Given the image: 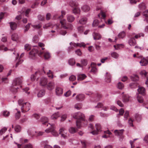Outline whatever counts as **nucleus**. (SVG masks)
I'll list each match as a JSON object with an SVG mask.
<instances>
[{"label":"nucleus","instance_id":"obj_27","mask_svg":"<svg viewBox=\"0 0 148 148\" xmlns=\"http://www.w3.org/2000/svg\"><path fill=\"white\" fill-rule=\"evenodd\" d=\"M106 81L108 82H110L111 81V75L110 73H106Z\"/></svg>","mask_w":148,"mask_h":148},{"label":"nucleus","instance_id":"obj_64","mask_svg":"<svg viewBox=\"0 0 148 148\" xmlns=\"http://www.w3.org/2000/svg\"><path fill=\"white\" fill-rule=\"evenodd\" d=\"M101 13L102 18L103 19H104L106 17V15L105 13L103 11H101Z\"/></svg>","mask_w":148,"mask_h":148},{"label":"nucleus","instance_id":"obj_48","mask_svg":"<svg viewBox=\"0 0 148 148\" xmlns=\"http://www.w3.org/2000/svg\"><path fill=\"white\" fill-rule=\"evenodd\" d=\"M7 130V128L5 127H4L2 128L0 131V134L1 135L3 133H5Z\"/></svg>","mask_w":148,"mask_h":148},{"label":"nucleus","instance_id":"obj_24","mask_svg":"<svg viewBox=\"0 0 148 148\" xmlns=\"http://www.w3.org/2000/svg\"><path fill=\"white\" fill-rule=\"evenodd\" d=\"M12 39L14 41H17L18 39V36L16 33L13 34L12 36Z\"/></svg>","mask_w":148,"mask_h":148},{"label":"nucleus","instance_id":"obj_20","mask_svg":"<svg viewBox=\"0 0 148 148\" xmlns=\"http://www.w3.org/2000/svg\"><path fill=\"white\" fill-rule=\"evenodd\" d=\"M86 77V76L84 74H79L77 77V79L79 80H84Z\"/></svg>","mask_w":148,"mask_h":148},{"label":"nucleus","instance_id":"obj_42","mask_svg":"<svg viewBox=\"0 0 148 148\" xmlns=\"http://www.w3.org/2000/svg\"><path fill=\"white\" fill-rule=\"evenodd\" d=\"M141 73L142 74L144 75L147 78V80L145 82V84L146 85H148V76H147V73L145 71H143Z\"/></svg>","mask_w":148,"mask_h":148},{"label":"nucleus","instance_id":"obj_35","mask_svg":"<svg viewBox=\"0 0 148 148\" xmlns=\"http://www.w3.org/2000/svg\"><path fill=\"white\" fill-rule=\"evenodd\" d=\"M125 34L124 32H121L118 35V37L119 38H123L125 37Z\"/></svg>","mask_w":148,"mask_h":148},{"label":"nucleus","instance_id":"obj_57","mask_svg":"<svg viewBox=\"0 0 148 148\" xmlns=\"http://www.w3.org/2000/svg\"><path fill=\"white\" fill-rule=\"evenodd\" d=\"M76 79V77L73 75H71L69 78L70 81H73L75 80Z\"/></svg>","mask_w":148,"mask_h":148},{"label":"nucleus","instance_id":"obj_49","mask_svg":"<svg viewBox=\"0 0 148 148\" xmlns=\"http://www.w3.org/2000/svg\"><path fill=\"white\" fill-rule=\"evenodd\" d=\"M75 108L77 110H79L82 107V106L80 103H77L75 105Z\"/></svg>","mask_w":148,"mask_h":148},{"label":"nucleus","instance_id":"obj_23","mask_svg":"<svg viewBox=\"0 0 148 148\" xmlns=\"http://www.w3.org/2000/svg\"><path fill=\"white\" fill-rule=\"evenodd\" d=\"M10 25L11 29L12 30H14L16 29L17 27L16 24L13 22H11L10 23Z\"/></svg>","mask_w":148,"mask_h":148},{"label":"nucleus","instance_id":"obj_63","mask_svg":"<svg viewBox=\"0 0 148 148\" xmlns=\"http://www.w3.org/2000/svg\"><path fill=\"white\" fill-rule=\"evenodd\" d=\"M117 104L121 107L123 106V104L119 100H118L116 102Z\"/></svg>","mask_w":148,"mask_h":148},{"label":"nucleus","instance_id":"obj_54","mask_svg":"<svg viewBox=\"0 0 148 148\" xmlns=\"http://www.w3.org/2000/svg\"><path fill=\"white\" fill-rule=\"evenodd\" d=\"M33 40L35 43H36L38 42V37L37 36H35L33 38Z\"/></svg>","mask_w":148,"mask_h":148},{"label":"nucleus","instance_id":"obj_6","mask_svg":"<svg viewBox=\"0 0 148 148\" xmlns=\"http://www.w3.org/2000/svg\"><path fill=\"white\" fill-rule=\"evenodd\" d=\"M47 126H48L49 129L45 130V131L47 133L51 132L52 134L55 136H57L58 134L55 130V127L53 124H51L50 123H48L47 125Z\"/></svg>","mask_w":148,"mask_h":148},{"label":"nucleus","instance_id":"obj_17","mask_svg":"<svg viewBox=\"0 0 148 148\" xmlns=\"http://www.w3.org/2000/svg\"><path fill=\"white\" fill-rule=\"evenodd\" d=\"M67 19L68 21L70 22H72L75 20L74 17L71 15H67Z\"/></svg>","mask_w":148,"mask_h":148},{"label":"nucleus","instance_id":"obj_18","mask_svg":"<svg viewBox=\"0 0 148 148\" xmlns=\"http://www.w3.org/2000/svg\"><path fill=\"white\" fill-rule=\"evenodd\" d=\"M54 84L53 82H50L47 85V88L50 90H51L54 88Z\"/></svg>","mask_w":148,"mask_h":148},{"label":"nucleus","instance_id":"obj_60","mask_svg":"<svg viewBox=\"0 0 148 148\" xmlns=\"http://www.w3.org/2000/svg\"><path fill=\"white\" fill-rule=\"evenodd\" d=\"M23 61V60H22L21 59H20V58H19V61L17 62L16 64V67H17L19 65V64H21Z\"/></svg>","mask_w":148,"mask_h":148},{"label":"nucleus","instance_id":"obj_62","mask_svg":"<svg viewBox=\"0 0 148 148\" xmlns=\"http://www.w3.org/2000/svg\"><path fill=\"white\" fill-rule=\"evenodd\" d=\"M103 106V104L102 103H99L97 105L95 106V108H100Z\"/></svg>","mask_w":148,"mask_h":148},{"label":"nucleus","instance_id":"obj_43","mask_svg":"<svg viewBox=\"0 0 148 148\" xmlns=\"http://www.w3.org/2000/svg\"><path fill=\"white\" fill-rule=\"evenodd\" d=\"M137 99L139 103H142L143 101V98L141 96L139 95H138L137 96Z\"/></svg>","mask_w":148,"mask_h":148},{"label":"nucleus","instance_id":"obj_29","mask_svg":"<svg viewBox=\"0 0 148 148\" xmlns=\"http://www.w3.org/2000/svg\"><path fill=\"white\" fill-rule=\"evenodd\" d=\"M82 9L84 11L87 12L90 10V8L88 6L85 5L82 6Z\"/></svg>","mask_w":148,"mask_h":148},{"label":"nucleus","instance_id":"obj_12","mask_svg":"<svg viewBox=\"0 0 148 148\" xmlns=\"http://www.w3.org/2000/svg\"><path fill=\"white\" fill-rule=\"evenodd\" d=\"M47 79L45 78H42L41 79L40 84L41 86H44L47 84Z\"/></svg>","mask_w":148,"mask_h":148},{"label":"nucleus","instance_id":"obj_13","mask_svg":"<svg viewBox=\"0 0 148 148\" xmlns=\"http://www.w3.org/2000/svg\"><path fill=\"white\" fill-rule=\"evenodd\" d=\"M140 63L142 66H145L148 64V61L146 58H143L141 59Z\"/></svg>","mask_w":148,"mask_h":148},{"label":"nucleus","instance_id":"obj_22","mask_svg":"<svg viewBox=\"0 0 148 148\" xmlns=\"http://www.w3.org/2000/svg\"><path fill=\"white\" fill-rule=\"evenodd\" d=\"M130 97L128 95H124L123 96V100L124 102H127L129 100Z\"/></svg>","mask_w":148,"mask_h":148},{"label":"nucleus","instance_id":"obj_47","mask_svg":"<svg viewBox=\"0 0 148 148\" xmlns=\"http://www.w3.org/2000/svg\"><path fill=\"white\" fill-rule=\"evenodd\" d=\"M20 117V112L18 111L17 112L16 114L15 118L16 119H18Z\"/></svg>","mask_w":148,"mask_h":148},{"label":"nucleus","instance_id":"obj_9","mask_svg":"<svg viewBox=\"0 0 148 148\" xmlns=\"http://www.w3.org/2000/svg\"><path fill=\"white\" fill-rule=\"evenodd\" d=\"M95 127L97 130H94L91 132L94 135L97 134L98 132L101 131V125L99 124H96Z\"/></svg>","mask_w":148,"mask_h":148},{"label":"nucleus","instance_id":"obj_19","mask_svg":"<svg viewBox=\"0 0 148 148\" xmlns=\"http://www.w3.org/2000/svg\"><path fill=\"white\" fill-rule=\"evenodd\" d=\"M94 39L95 40H99L101 38V36L100 34L98 33L94 32L93 34Z\"/></svg>","mask_w":148,"mask_h":148},{"label":"nucleus","instance_id":"obj_46","mask_svg":"<svg viewBox=\"0 0 148 148\" xmlns=\"http://www.w3.org/2000/svg\"><path fill=\"white\" fill-rule=\"evenodd\" d=\"M10 112L7 111H4L3 113V115L5 117L8 116L10 114Z\"/></svg>","mask_w":148,"mask_h":148},{"label":"nucleus","instance_id":"obj_39","mask_svg":"<svg viewBox=\"0 0 148 148\" xmlns=\"http://www.w3.org/2000/svg\"><path fill=\"white\" fill-rule=\"evenodd\" d=\"M81 63L82 66H86L87 64V61L86 59H83L81 60Z\"/></svg>","mask_w":148,"mask_h":148},{"label":"nucleus","instance_id":"obj_33","mask_svg":"<svg viewBox=\"0 0 148 148\" xmlns=\"http://www.w3.org/2000/svg\"><path fill=\"white\" fill-rule=\"evenodd\" d=\"M104 133L105 134L103 135L102 136L104 138H107L109 136V135H107L106 134H107L108 135H110L111 134V132H110L109 130L105 131L104 132Z\"/></svg>","mask_w":148,"mask_h":148},{"label":"nucleus","instance_id":"obj_41","mask_svg":"<svg viewBox=\"0 0 148 148\" xmlns=\"http://www.w3.org/2000/svg\"><path fill=\"white\" fill-rule=\"evenodd\" d=\"M24 49L26 51H28L31 49V46L29 44H26L24 46Z\"/></svg>","mask_w":148,"mask_h":148},{"label":"nucleus","instance_id":"obj_36","mask_svg":"<svg viewBox=\"0 0 148 148\" xmlns=\"http://www.w3.org/2000/svg\"><path fill=\"white\" fill-rule=\"evenodd\" d=\"M69 132L72 134H74L77 131V129L73 127H71L69 129Z\"/></svg>","mask_w":148,"mask_h":148},{"label":"nucleus","instance_id":"obj_7","mask_svg":"<svg viewBox=\"0 0 148 148\" xmlns=\"http://www.w3.org/2000/svg\"><path fill=\"white\" fill-rule=\"evenodd\" d=\"M31 107L30 103L27 102L24 103L21 107V111L22 112H25L29 110Z\"/></svg>","mask_w":148,"mask_h":148},{"label":"nucleus","instance_id":"obj_50","mask_svg":"<svg viewBox=\"0 0 148 148\" xmlns=\"http://www.w3.org/2000/svg\"><path fill=\"white\" fill-rule=\"evenodd\" d=\"M136 119L138 121H139L141 120V116L139 114H136L135 116Z\"/></svg>","mask_w":148,"mask_h":148},{"label":"nucleus","instance_id":"obj_30","mask_svg":"<svg viewBox=\"0 0 148 148\" xmlns=\"http://www.w3.org/2000/svg\"><path fill=\"white\" fill-rule=\"evenodd\" d=\"M143 15L145 17L146 22L148 23V10H145L143 12Z\"/></svg>","mask_w":148,"mask_h":148},{"label":"nucleus","instance_id":"obj_52","mask_svg":"<svg viewBox=\"0 0 148 148\" xmlns=\"http://www.w3.org/2000/svg\"><path fill=\"white\" fill-rule=\"evenodd\" d=\"M99 23V21L97 20H95L94 21L92 25L93 26H95L98 25Z\"/></svg>","mask_w":148,"mask_h":148},{"label":"nucleus","instance_id":"obj_38","mask_svg":"<svg viewBox=\"0 0 148 148\" xmlns=\"http://www.w3.org/2000/svg\"><path fill=\"white\" fill-rule=\"evenodd\" d=\"M114 47L115 48V49L118 50L120 49V47L123 48L124 45L122 44H117L116 45H114Z\"/></svg>","mask_w":148,"mask_h":148},{"label":"nucleus","instance_id":"obj_10","mask_svg":"<svg viewBox=\"0 0 148 148\" xmlns=\"http://www.w3.org/2000/svg\"><path fill=\"white\" fill-rule=\"evenodd\" d=\"M59 134L61 135L62 137L64 138H66L67 137L66 136V132H65L64 129L63 128H61L59 130Z\"/></svg>","mask_w":148,"mask_h":148},{"label":"nucleus","instance_id":"obj_59","mask_svg":"<svg viewBox=\"0 0 148 148\" xmlns=\"http://www.w3.org/2000/svg\"><path fill=\"white\" fill-rule=\"evenodd\" d=\"M38 18L39 20L40 21H43L45 19V17L43 16L39 15L38 16Z\"/></svg>","mask_w":148,"mask_h":148},{"label":"nucleus","instance_id":"obj_45","mask_svg":"<svg viewBox=\"0 0 148 148\" xmlns=\"http://www.w3.org/2000/svg\"><path fill=\"white\" fill-rule=\"evenodd\" d=\"M84 29V27L82 26L79 27L78 28V31L80 33L82 32H83Z\"/></svg>","mask_w":148,"mask_h":148},{"label":"nucleus","instance_id":"obj_3","mask_svg":"<svg viewBox=\"0 0 148 148\" xmlns=\"http://www.w3.org/2000/svg\"><path fill=\"white\" fill-rule=\"evenodd\" d=\"M61 13V15L59 17V18L60 19H61L60 22L62 27L65 29L69 28L70 29H72L73 26L69 24V25H67L66 20L64 19H61L63 18V16L66 14L65 12L64 11H62Z\"/></svg>","mask_w":148,"mask_h":148},{"label":"nucleus","instance_id":"obj_56","mask_svg":"<svg viewBox=\"0 0 148 148\" xmlns=\"http://www.w3.org/2000/svg\"><path fill=\"white\" fill-rule=\"evenodd\" d=\"M47 75L49 77L52 78H53V75L52 73V72L50 70H49V71L47 73Z\"/></svg>","mask_w":148,"mask_h":148},{"label":"nucleus","instance_id":"obj_61","mask_svg":"<svg viewBox=\"0 0 148 148\" xmlns=\"http://www.w3.org/2000/svg\"><path fill=\"white\" fill-rule=\"evenodd\" d=\"M32 145L30 144H27L25 145L24 148H32Z\"/></svg>","mask_w":148,"mask_h":148},{"label":"nucleus","instance_id":"obj_28","mask_svg":"<svg viewBox=\"0 0 148 148\" xmlns=\"http://www.w3.org/2000/svg\"><path fill=\"white\" fill-rule=\"evenodd\" d=\"M87 19L86 17H83L79 20V23L82 24H85L87 21Z\"/></svg>","mask_w":148,"mask_h":148},{"label":"nucleus","instance_id":"obj_34","mask_svg":"<svg viewBox=\"0 0 148 148\" xmlns=\"http://www.w3.org/2000/svg\"><path fill=\"white\" fill-rule=\"evenodd\" d=\"M38 74L40 75V73L39 72H36L34 75H32L31 77V80L33 81L35 79L36 76Z\"/></svg>","mask_w":148,"mask_h":148},{"label":"nucleus","instance_id":"obj_32","mask_svg":"<svg viewBox=\"0 0 148 148\" xmlns=\"http://www.w3.org/2000/svg\"><path fill=\"white\" fill-rule=\"evenodd\" d=\"M59 116L58 112L55 113L52 115L51 118L53 119H56Z\"/></svg>","mask_w":148,"mask_h":148},{"label":"nucleus","instance_id":"obj_40","mask_svg":"<svg viewBox=\"0 0 148 148\" xmlns=\"http://www.w3.org/2000/svg\"><path fill=\"white\" fill-rule=\"evenodd\" d=\"M21 130V127L19 125H16L14 127L15 132H20Z\"/></svg>","mask_w":148,"mask_h":148},{"label":"nucleus","instance_id":"obj_16","mask_svg":"<svg viewBox=\"0 0 148 148\" xmlns=\"http://www.w3.org/2000/svg\"><path fill=\"white\" fill-rule=\"evenodd\" d=\"M76 99L78 101H82L83 100L84 98V96L83 94H80L77 95L76 97Z\"/></svg>","mask_w":148,"mask_h":148},{"label":"nucleus","instance_id":"obj_31","mask_svg":"<svg viewBox=\"0 0 148 148\" xmlns=\"http://www.w3.org/2000/svg\"><path fill=\"white\" fill-rule=\"evenodd\" d=\"M75 63V60L74 58H71L68 61L69 64L71 65H74Z\"/></svg>","mask_w":148,"mask_h":148},{"label":"nucleus","instance_id":"obj_55","mask_svg":"<svg viewBox=\"0 0 148 148\" xmlns=\"http://www.w3.org/2000/svg\"><path fill=\"white\" fill-rule=\"evenodd\" d=\"M133 120H132L131 118L129 119L128 121V123L130 126L132 127L133 126Z\"/></svg>","mask_w":148,"mask_h":148},{"label":"nucleus","instance_id":"obj_21","mask_svg":"<svg viewBox=\"0 0 148 148\" xmlns=\"http://www.w3.org/2000/svg\"><path fill=\"white\" fill-rule=\"evenodd\" d=\"M56 92L57 95H59L63 93V90L60 88H57L56 90Z\"/></svg>","mask_w":148,"mask_h":148},{"label":"nucleus","instance_id":"obj_58","mask_svg":"<svg viewBox=\"0 0 148 148\" xmlns=\"http://www.w3.org/2000/svg\"><path fill=\"white\" fill-rule=\"evenodd\" d=\"M144 34L143 33L139 34L136 35L135 36V38H138L140 37L141 36H144Z\"/></svg>","mask_w":148,"mask_h":148},{"label":"nucleus","instance_id":"obj_4","mask_svg":"<svg viewBox=\"0 0 148 148\" xmlns=\"http://www.w3.org/2000/svg\"><path fill=\"white\" fill-rule=\"evenodd\" d=\"M22 83L21 78H17L13 81L12 86L10 88V90L14 93H15L17 91V89L18 88V87H14V86H16L20 85Z\"/></svg>","mask_w":148,"mask_h":148},{"label":"nucleus","instance_id":"obj_44","mask_svg":"<svg viewBox=\"0 0 148 148\" xmlns=\"http://www.w3.org/2000/svg\"><path fill=\"white\" fill-rule=\"evenodd\" d=\"M124 86L123 84L121 82H119L118 83L117 87L119 89H121L123 88Z\"/></svg>","mask_w":148,"mask_h":148},{"label":"nucleus","instance_id":"obj_51","mask_svg":"<svg viewBox=\"0 0 148 148\" xmlns=\"http://www.w3.org/2000/svg\"><path fill=\"white\" fill-rule=\"evenodd\" d=\"M31 24L30 23H28V24H27L25 27V29H24V32H26L27 31L28 29H29L30 27V25Z\"/></svg>","mask_w":148,"mask_h":148},{"label":"nucleus","instance_id":"obj_25","mask_svg":"<svg viewBox=\"0 0 148 148\" xmlns=\"http://www.w3.org/2000/svg\"><path fill=\"white\" fill-rule=\"evenodd\" d=\"M131 79L133 81H136L138 80L139 78L138 76L136 75H133L130 76Z\"/></svg>","mask_w":148,"mask_h":148},{"label":"nucleus","instance_id":"obj_15","mask_svg":"<svg viewBox=\"0 0 148 148\" xmlns=\"http://www.w3.org/2000/svg\"><path fill=\"white\" fill-rule=\"evenodd\" d=\"M41 121L42 122V124L46 125L48 122V119L46 117H43L41 118Z\"/></svg>","mask_w":148,"mask_h":148},{"label":"nucleus","instance_id":"obj_37","mask_svg":"<svg viewBox=\"0 0 148 148\" xmlns=\"http://www.w3.org/2000/svg\"><path fill=\"white\" fill-rule=\"evenodd\" d=\"M111 56L112 57L116 59L119 56L118 53L115 52H112L111 54Z\"/></svg>","mask_w":148,"mask_h":148},{"label":"nucleus","instance_id":"obj_5","mask_svg":"<svg viewBox=\"0 0 148 148\" xmlns=\"http://www.w3.org/2000/svg\"><path fill=\"white\" fill-rule=\"evenodd\" d=\"M71 7L73 8L72 10L73 12L75 14H79L80 10L78 7V3L75 1H71L69 3Z\"/></svg>","mask_w":148,"mask_h":148},{"label":"nucleus","instance_id":"obj_8","mask_svg":"<svg viewBox=\"0 0 148 148\" xmlns=\"http://www.w3.org/2000/svg\"><path fill=\"white\" fill-rule=\"evenodd\" d=\"M124 131L123 130H115L114 132L116 135L120 136V138L123 139V134Z\"/></svg>","mask_w":148,"mask_h":148},{"label":"nucleus","instance_id":"obj_11","mask_svg":"<svg viewBox=\"0 0 148 148\" xmlns=\"http://www.w3.org/2000/svg\"><path fill=\"white\" fill-rule=\"evenodd\" d=\"M129 44L131 46H134L136 44V42L134 38H131L129 41Z\"/></svg>","mask_w":148,"mask_h":148},{"label":"nucleus","instance_id":"obj_14","mask_svg":"<svg viewBox=\"0 0 148 148\" xmlns=\"http://www.w3.org/2000/svg\"><path fill=\"white\" fill-rule=\"evenodd\" d=\"M138 91L139 94L143 95H145V90L144 88L142 87H140L138 89Z\"/></svg>","mask_w":148,"mask_h":148},{"label":"nucleus","instance_id":"obj_1","mask_svg":"<svg viewBox=\"0 0 148 148\" xmlns=\"http://www.w3.org/2000/svg\"><path fill=\"white\" fill-rule=\"evenodd\" d=\"M29 57L34 59L37 54L40 57L43 56L45 59H47L50 57L49 53L47 52L40 51L39 52L37 49L34 48L29 53Z\"/></svg>","mask_w":148,"mask_h":148},{"label":"nucleus","instance_id":"obj_2","mask_svg":"<svg viewBox=\"0 0 148 148\" xmlns=\"http://www.w3.org/2000/svg\"><path fill=\"white\" fill-rule=\"evenodd\" d=\"M73 118L77 119L76 125L78 128L81 127V123L82 121H85L84 115L80 112L75 113L73 115Z\"/></svg>","mask_w":148,"mask_h":148},{"label":"nucleus","instance_id":"obj_26","mask_svg":"<svg viewBox=\"0 0 148 148\" xmlns=\"http://www.w3.org/2000/svg\"><path fill=\"white\" fill-rule=\"evenodd\" d=\"M45 91L44 90H40L38 94V96L39 97H41L45 94Z\"/></svg>","mask_w":148,"mask_h":148},{"label":"nucleus","instance_id":"obj_53","mask_svg":"<svg viewBox=\"0 0 148 148\" xmlns=\"http://www.w3.org/2000/svg\"><path fill=\"white\" fill-rule=\"evenodd\" d=\"M77 47H85V45L84 43L83 42L81 43H77Z\"/></svg>","mask_w":148,"mask_h":148}]
</instances>
